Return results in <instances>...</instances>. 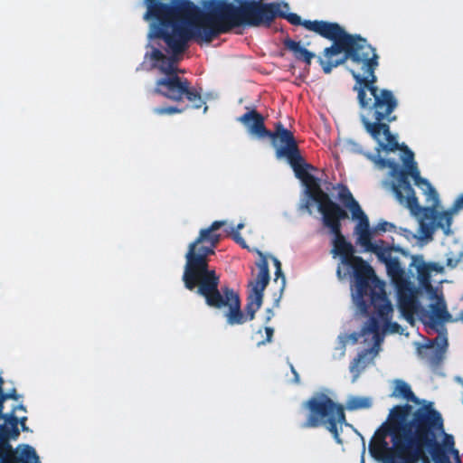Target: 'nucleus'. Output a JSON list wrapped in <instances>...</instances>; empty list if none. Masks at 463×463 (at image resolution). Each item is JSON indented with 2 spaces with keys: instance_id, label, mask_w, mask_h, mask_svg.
I'll list each match as a JSON object with an SVG mask.
<instances>
[{
  "instance_id": "obj_18",
  "label": "nucleus",
  "mask_w": 463,
  "mask_h": 463,
  "mask_svg": "<svg viewBox=\"0 0 463 463\" xmlns=\"http://www.w3.org/2000/svg\"><path fill=\"white\" fill-rule=\"evenodd\" d=\"M397 228L398 227H396L392 222H387L384 220H380L373 228L371 227V229L373 231V237L375 234L388 232H394L396 233Z\"/></svg>"
},
{
  "instance_id": "obj_22",
  "label": "nucleus",
  "mask_w": 463,
  "mask_h": 463,
  "mask_svg": "<svg viewBox=\"0 0 463 463\" xmlns=\"http://www.w3.org/2000/svg\"><path fill=\"white\" fill-rule=\"evenodd\" d=\"M272 260H273L275 268H276V271H275L276 279L281 278V288L283 289L286 285V278L281 269V263L277 258H274V257L272 258Z\"/></svg>"
},
{
  "instance_id": "obj_21",
  "label": "nucleus",
  "mask_w": 463,
  "mask_h": 463,
  "mask_svg": "<svg viewBox=\"0 0 463 463\" xmlns=\"http://www.w3.org/2000/svg\"><path fill=\"white\" fill-rule=\"evenodd\" d=\"M463 260V247L462 250L458 253H450L447 257V266L449 268H455L458 262Z\"/></svg>"
},
{
  "instance_id": "obj_24",
  "label": "nucleus",
  "mask_w": 463,
  "mask_h": 463,
  "mask_svg": "<svg viewBox=\"0 0 463 463\" xmlns=\"http://www.w3.org/2000/svg\"><path fill=\"white\" fill-rule=\"evenodd\" d=\"M449 209L455 215L463 209V193L454 200V203Z\"/></svg>"
},
{
  "instance_id": "obj_25",
  "label": "nucleus",
  "mask_w": 463,
  "mask_h": 463,
  "mask_svg": "<svg viewBox=\"0 0 463 463\" xmlns=\"http://www.w3.org/2000/svg\"><path fill=\"white\" fill-rule=\"evenodd\" d=\"M155 113L163 115V114H175V113H180L182 110L177 109L176 107H165V108H156L154 109Z\"/></svg>"
},
{
  "instance_id": "obj_26",
  "label": "nucleus",
  "mask_w": 463,
  "mask_h": 463,
  "mask_svg": "<svg viewBox=\"0 0 463 463\" xmlns=\"http://www.w3.org/2000/svg\"><path fill=\"white\" fill-rule=\"evenodd\" d=\"M274 316V313L271 309L268 308L266 310V317L264 318V321L268 322L271 319V317Z\"/></svg>"
},
{
  "instance_id": "obj_31",
  "label": "nucleus",
  "mask_w": 463,
  "mask_h": 463,
  "mask_svg": "<svg viewBox=\"0 0 463 463\" xmlns=\"http://www.w3.org/2000/svg\"><path fill=\"white\" fill-rule=\"evenodd\" d=\"M207 110V107H204L203 112L205 113Z\"/></svg>"
},
{
  "instance_id": "obj_2",
  "label": "nucleus",
  "mask_w": 463,
  "mask_h": 463,
  "mask_svg": "<svg viewBox=\"0 0 463 463\" xmlns=\"http://www.w3.org/2000/svg\"><path fill=\"white\" fill-rule=\"evenodd\" d=\"M392 396L411 404L396 406L375 432L372 457L381 463H461L455 439L445 432L440 414L431 402L420 401L404 381H392Z\"/></svg>"
},
{
  "instance_id": "obj_27",
  "label": "nucleus",
  "mask_w": 463,
  "mask_h": 463,
  "mask_svg": "<svg viewBox=\"0 0 463 463\" xmlns=\"http://www.w3.org/2000/svg\"><path fill=\"white\" fill-rule=\"evenodd\" d=\"M291 371L294 374V382L295 383H298L299 382V376L298 374V373L296 372L295 368L291 365Z\"/></svg>"
},
{
  "instance_id": "obj_4",
  "label": "nucleus",
  "mask_w": 463,
  "mask_h": 463,
  "mask_svg": "<svg viewBox=\"0 0 463 463\" xmlns=\"http://www.w3.org/2000/svg\"><path fill=\"white\" fill-rule=\"evenodd\" d=\"M210 5L203 2H146L144 19L149 23L148 33L150 52L145 55V62L156 68L166 78L156 83L155 92L173 100L184 96L199 109L203 101L188 82L176 75L178 54L184 52L189 40L195 38L210 42L214 36L226 31H220L206 38L203 14Z\"/></svg>"
},
{
  "instance_id": "obj_12",
  "label": "nucleus",
  "mask_w": 463,
  "mask_h": 463,
  "mask_svg": "<svg viewBox=\"0 0 463 463\" xmlns=\"http://www.w3.org/2000/svg\"><path fill=\"white\" fill-rule=\"evenodd\" d=\"M3 379L0 376V463H40L35 449L27 444H21L15 449L12 448L8 439H15L19 435L18 424L23 430L25 426L26 416H14L2 414L3 402L6 399L14 398L13 394H5L2 390Z\"/></svg>"
},
{
  "instance_id": "obj_11",
  "label": "nucleus",
  "mask_w": 463,
  "mask_h": 463,
  "mask_svg": "<svg viewBox=\"0 0 463 463\" xmlns=\"http://www.w3.org/2000/svg\"><path fill=\"white\" fill-rule=\"evenodd\" d=\"M247 129L248 133L255 138H263L269 137L272 139L273 146L276 148V156L278 159H286L295 172L294 159L300 168L305 169L307 173H311L314 167L306 163L299 155L297 143L291 132L286 129L281 124L277 125L275 133L268 131L264 127V118L256 110H250L238 118Z\"/></svg>"
},
{
  "instance_id": "obj_9",
  "label": "nucleus",
  "mask_w": 463,
  "mask_h": 463,
  "mask_svg": "<svg viewBox=\"0 0 463 463\" xmlns=\"http://www.w3.org/2000/svg\"><path fill=\"white\" fill-rule=\"evenodd\" d=\"M225 221L213 222L210 227L203 229L198 238L188 246L183 280L186 288H197V293L205 298L206 304L213 303V294H217L219 277L210 269L207 258L213 253L219 241L216 231L226 225Z\"/></svg>"
},
{
  "instance_id": "obj_3",
  "label": "nucleus",
  "mask_w": 463,
  "mask_h": 463,
  "mask_svg": "<svg viewBox=\"0 0 463 463\" xmlns=\"http://www.w3.org/2000/svg\"><path fill=\"white\" fill-rule=\"evenodd\" d=\"M337 199L349 211L354 222L355 243L363 251L373 253L384 264L387 276L395 291L398 311L406 321L414 316L425 317L422 301L429 300L430 317L437 320H450L442 291L431 285L433 274L444 272V266L438 262H427L422 255H411V263L405 270L399 258L392 255L393 248L383 240L373 238L369 218L363 211L352 193L344 185H337Z\"/></svg>"
},
{
  "instance_id": "obj_5",
  "label": "nucleus",
  "mask_w": 463,
  "mask_h": 463,
  "mask_svg": "<svg viewBox=\"0 0 463 463\" xmlns=\"http://www.w3.org/2000/svg\"><path fill=\"white\" fill-rule=\"evenodd\" d=\"M210 5L203 2H146L144 19L149 23L148 33L150 52L145 55V62L156 68L166 78L156 83L155 92L173 100L184 96L199 109L203 101L188 82L176 75L178 54L184 52L189 40L195 38L210 42L214 36L226 31H220L206 38L203 14Z\"/></svg>"
},
{
  "instance_id": "obj_14",
  "label": "nucleus",
  "mask_w": 463,
  "mask_h": 463,
  "mask_svg": "<svg viewBox=\"0 0 463 463\" xmlns=\"http://www.w3.org/2000/svg\"><path fill=\"white\" fill-rule=\"evenodd\" d=\"M422 308L426 313L425 317H420L418 316H414L412 321H407L411 325L414 323L415 318L421 320L430 329L435 330L439 333L438 336L434 341L431 340H424L423 343L417 344V350L419 355L424 359L430 365H436L439 362L444 359L447 348H448V339L447 334L444 328V324L448 322H463V311L455 317H453L449 313L451 319L450 320H433L430 317V305L429 300L422 301Z\"/></svg>"
},
{
  "instance_id": "obj_7",
  "label": "nucleus",
  "mask_w": 463,
  "mask_h": 463,
  "mask_svg": "<svg viewBox=\"0 0 463 463\" xmlns=\"http://www.w3.org/2000/svg\"><path fill=\"white\" fill-rule=\"evenodd\" d=\"M396 142L397 147L393 151L401 149L400 157L406 169V175L403 172L398 171L397 166L392 163L378 160L371 156L369 157L374 160L381 168L386 165L391 167V176L392 177L391 189L396 200L419 219L420 240L430 241L436 229H441L447 236L452 234L451 224L455 214L450 209L438 210L440 205L438 192L428 179L420 175L413 152L407 146L400 147L398 140ZM377 145L379 144L377 143ZM376 150L378 153L381 150L392 152V150H384L380 146Z\"/></svg>"
},
{
  "instance_id": "obj_17",
  "label": "nucleus",
  "mask_w": 463,
  "mask_h": 463,
  "mask_svg": "<svg viewBox=\"0 0 463 463\" xmlns=\"http://www.w3.org/2000/svg\"><path fill=\"white\" fill-rule=\"evenodd\" d=\"M286 45L298 59L303 60L307 63H310L311 60L315 57V54L307 51L300 43L288 41Z\"/></svg>"
},
{
  "instance_id": "obj_20",
  "label": "nucleus",
  "mask_w": 463,
  "mask_h": 463,
  "mask_svg": "<svg viewBox=\"0 0 463 463\" xmlns=\"http://www.w3.org/2000/svg\"><path fill=\"white\" fill-rule=\"evenodd\" d=\"M396 233L402 236L406 241L411 242L413 240L417 239L421 242H427L428 241H422L419 237V232L417 234H414L412 232L404 229V228H397Z\"/></svg>"
},
{
  "instance_id": "obj_19",
  "label": "nucleus",
  "mask_w": 463,
  "mask_h": 463,
  "mask_svg": "<svg viewBox=\"0 0 463 463\" xmlns=\"http://www.w3.org/2000/svg\"><path fill=\"white\" fill-rule=\"evenodd\" d=\"M245 226L244 222H240L236 227L233 226H227L225 229V232L232 236L234 241L241 244L242 247H247L245 241L242 239V237L240 235V231L243 229Z\"/></svg>"
},
{
  "instance_id": "obj_15",
  "label": "nucleus",
  "mask_w": 463,
  "mask_h": 463,
  "mask_svg": "<svg viewBox=\"0 0 463 463\" xmlns=\"http://www.w3.org/2000/svg\"><path fill=\"white\" fill-rule=\"evenodd\" d=\"M336 146H338V148L342 151V152H346V153H355V154H364V151L362 149V146L356 143L355 141L352 140V139H349V138H345V139H340ZM364 156L369 159L371 160L377 168L379 169H384V167L381 168L379 167L376 163L374 162V160H373L372 158H370L369 156H373L374 157L375 159H378V160H383V161H385V162H390V163H392L394 165L397 166L398 168V171H402L404 173V175H406V169L404 168V165L402 164V166L401 167L397 163H395L394 161H392L390 159H384V158H382L379 155L377 156H374V155H372L370 153H364ZM385 168H388L389 169V180L385 183L386 185H388L390 188H391V183H392V177L391 176V167L389 165H386Z\"/></svg>"
},
{
  "instance_id": "obj_23",
  "label": "nucleus",
  "mask_w": 463,
  "mask_h": 463,
  "mask_svg": "<svg viewBox=\"0 0 463 463\" xmlns=\"http://www.w3.org/2000/svg\"><path fill=\"white\" fill-rule=\"evenodd\" d=\"M258 335H262L263 334H265V339L264 340H261L258 343L259 345H264L266 343H269L271 342L272 340V336H273V334H274V330L272 327H269V326H266L264 328V330H259Z\"/></svg>"
},
{
  "instance_id": "obj_8",
  "label": "nucleus",
  "mask_w": 463,
  "mask_h": 463,
  "mask_svg": "<svg viewBox=\"0 0 463 463\" xmlns=\"http://www.w3.org/2000/svg\"><path fill=\"white\" fill-rule=\"evenodd\" d=\"M368 322L359 334H341L337 337L336 346L333 354L334 358L340 359L345 354L348 345L362 344L364 350L350 364L352 382L354 383L361 373L371 364L380 352V345L386 334H402L403 329L392 321L394 307L390 298H375L373 305H370Z\"/></svg>"
},
{
  "instance_id": "obj_10",
  "label": "nucleus",
  "mask_w": 463,
  "mask_h": 463,
  "mask_svg": "<svg viewBox=\"0 0 463 463\" xmlns=\"http://www.w3.org/2000/svg\"><path fill=\"white\" fill-rule=\"evenodd\" d=\"M260 260L257 262L259 273L256 279L249 284L248 303L244 314L241 307L239 296L227 288L217 294H213V303L209 307L217 308L225 318L226 324L230 326H241L254 318L256 312L262 305L263 292L269 281V264L266 257L258 251Z\"/></svg>"
},
{
  "instance_id": "obj_30",
  "label": "nucleus",
  "mask_w": 463,
  "mask_h": 463,
  "mask_svg": "<svg viewBox=\"0 0 463 463\" xmlns=\"http://www.w3.org/2000/svg\"><path fill=\"white\" fill-rule=\"evenodd\" d=\"M395 250H396V251H401V252H402L403 254H405V252H404V251H402L400 248H395Z\"/></svg>"
},
{
  "instance_id": "obj_13",
  "label": "nucleus",
  "mask_w": 463,
  "mask_h": 463,
  "mask_svg": "<svg viewBox=\"0 0 463 463\" xmlns=\"http://www.w3.org/2000/svg\"><path fill=\"white\" fill-rule=\"evenodd\" d=\"M305 407L308 410V416L304 426H325L339 444L343 442L339 430L343 431L345 429L355 431L353 426L345 421L344 408L325 394L314 395L305 403Z\"/></svg>"
},
{
  "instance_id": "obj_29",
  "label": "nucleus",
  "mask_w": 463,
  "mask_h": 463,
  "mask_svg": "<svg viewBox=\"0 0 463 463\" xmlns=\"http://www.w3.org/2000/svg\"><path fill=\"white\" fill-rule=\"evenodd\" d=\"M18 411H23L24 412L25 410H24V407L23 405H18L16 406L14 411H13V413H15V412H18Z\"/></svg>"
},
{
  "instance_id": "obj_16",
  "label": "nucleus",
  "mask_w": 463,
  "mask_h": 463,
  "mask_svg": "<svg viewBox=\"0 0 463 463\" xmlns=\"http://www.w3.org/2000/svg\"><path fill=\"white\" fill-rule=\"evenodd\" d=\"M372 399L368 396L350 395L346 399L345 407L349 411L368 409L372 406Z\"/></svg>"
},
{
  "instance_id": "obj_1",
  "label": "nucleus",
  "mask_w": 463,
  "mask_h": 463,
  "mask_svg": "<svg viewBox=\"0 0 463 463\" xmlns=\"http://www.w3.org/2000/svg\"><path fill=\"white\" fill-rule=\"evenodd\" d=\"M210 5L204 13V36L247 25L260 26L269 24L274 18L282 17L292 24H303L305 28L321 36L334 41V44L326 48L319 58L326 73H329L345 61H350L349 71L355 80L354 90L360 105V118L368 134L384 150H393L397 142L387 124L382 120L389 119L397 106L392 92L379 90L375 86L374 71L378 66L374 49L365 39L349 35L337 24L323 21H301L297 14L290 13L288 3L274 2H203Z\"/></svg>"
},
{
  "instance_id": "obj_28",
  "label": "nucleus",
  "mask_w": 463,
  "mask_h": 463,
  "mask_svg": "<svg viewBox=\"0 0 463 463\" xmlns=\"http://www.w3.org/2000/svg\"><path fill=\"white\" fill-rule=\"evenodd\" d=\"M362 439H363V452H362L360 463H364L365 445H364V441L363 438H362Z\"/></svg>"
},
{
  "instance_id": "obj_6",
  "label": "nucleus",
  "mask_w": 463,
  "mask_h": 463,
  "mask_svg": "<svg viewBox=\"0 0 463 463\" xmlns=\"http://www.w3.org/2000/svg\"><path fill=\"white\" fill-rule=\"evenodd\" d=\"M296 164L294 161L295 175L304 185L301 207L309 213L317 209L322 214L324 225L333 235L331 253L335 259H339L338 279H354L351 286L354 305L359 313L365 314L368 301L373 305L377 298H390L385 290L386 283L362 258L354 255L353 245L341 233L340 221L346 217L345 212L322 191L319 179Z\"/></svg>"
}]
</instances>
